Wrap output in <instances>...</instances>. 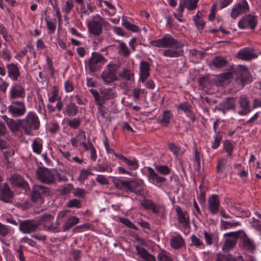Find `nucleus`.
<instances>
[{"label":"nucleus","mask_w":261,"mask_h":261,"mask_svg":"<svg viewBox=\"0 0 261 261\" xmlns=\"http://www.w3.org/2000/svg\"><path fill=\"white\" fill-rule=\"evenodd\" d=\"M129 187L130 189H128L127 190L137 195L141 194L143 191V186L141 185H138L133 181H131Z\"/></svg>","instance_id":"c9c22d12"},{"label":"nucleus","mask_w":261,"mask_h":261,"mask_svg":"<svg viewBox=\"0 0 261 261\" xmlns=\"http://www.w3.org/2000/svg\"><path fill=\"white\" fill-rule=\"evenodd\" d=\"M122 24L127 30L133 32H138L139 31V29L137 25L130 23L124 17H122Z\"/></svg>","instance_id":"4c0bfd02"},{"label":"nucleus","mask_w":261,"mask_h":261,"mask_svg":"<svg viewBox=\"0 0 261 261\" xmlns=\"http://www.w3.org/2000/svg\"><path fill=\"white\" fill-rule=\"evenodd\" d=\"M241 238L242 239V244L245 250L249 252H252L255 250V246L254 242L247 237L245 233Z\"/></svg>","instance_id":"b1692460"},{"label":"nucleus","mask_w":261,"mask_h":261,"mask_svg":"<svg viewBox=\"0 0 261 261\" xmlns=\"http://www.w3.org/2000/svg\"><path fill=\"white\" fill-rule=\"evenodd\" d=\"M148 178L149 181L156 186L160 187L163 183L166 181V178L164 177L160 176L151 167H147Z\"/></svg>","instance_id":"4468645a"},{"label":"nucleus","mask_w":261,"mask_h":261,"mask_svg":"<svg viewBox=\"0 0 261 261\" xmlns=\"http://www.w3.org/2000/svg\"><path fill=\"white\" fill-rule=\"evenodd\" d=\"M222 139L221 136L219 135V134H217L216 135L214 138V141L212 144V148L213 149H216L220 145V141Z\"/></svg>","instance_id":"e2e57ef3"},{"label":"nucleus","mask_w":261,"mask_h":261,"mask_svg":"<svg viewBox=\"0 0 261 261\" xmlns=\"http://www.w3.org/2000/svg\"><path fill=\"white\" fill-rule=\"evenodd\" d=\"M245 233L242 230H239L237 231L230 232L226 233L224 234V236L227 237V239L233 240L236 241L240 237L241 238L242 236H244Z\"/></svg>","instance_id":"72a5a7b5"},{"label":"nucleus","mask_w":261,"mask_h":261,"mask_svg":"<svg viewBox=\"0 0 261 261\" xmlns=\"http://www.w3.org/2000/svg\"><path fill=\"white\" fill-rule=\"evenodd\" d=\"M208 211L213 215L216 214L220 207V200L217 195L214 194L208 197Z\"/></svg>","instance_id":"dca6fc26"},{"label":"nucleus","mask_w":261,"mask_h":261,"mask_svg":"<svg viewBox=\"0 0 261 261\" xmlns=\"http://www.w3.org/2000/svg\"><path fill=\"white\" fill-rule=\"evenodd\" d=\"M79 112L78 107L73 102L66 105L64 113L68 116H74Z\"/></svg>","instance_id":"c85d7f7f"},{"label":"nucleus","mask_w":261,"mask_h":261,"mask_svg":"<svg viewBox=\"0 0 261 261\" xmlns=\"http://www.w3.org/2000/svg\"><path fill=\"white\" fill-rule=\"evenodd\" d=\"M105 19L99 15H96L93 20L87 24L88 29L90 34L95 36L100 35L102 32V25Z\"/></svg>","instance_id":"423d86ee"},{"label":"nucleus","mask_w":261,"mask_h":261,"mask_svg":"<svg viewBox=\"0 0 261 261\" xmlns=\"http://www.w3.org/2000/svg\"><path fill=\"white\" fill-rule=\"evenodd\" d=\"M249 100L247 97H241L239 100V103L242 110L239 112L241 115H246L250 111Z\"/></svg>","instance_id":"393cba45"},{"label":"nucleus","mask_w":261,"mask_h":261,"mask_svg":"<svg viewBox=\"0 0 261 261\" xmlns=\"http://www.w3.org/2000/svg\"><path fill=\"white\" fill-rule=\"evenodd\" d=\"M200 195L198 197V200L201 204H203L205 201V190L204 187L201 184L199 187Z\"/></svg>","instance_id":"603ef678"},{"label":"nucleus","mask_w":261,"mask_h":261,"mask_svg":"<svg viewBox=\"0 0 261 261\" xmlns=\"http://www.w3.org/2000/svg\"><path fill=\"white\" fill-rule=\"evenodd\" d=\"M92 173L86 169H83L80 174L78 177V180L80 181H84L86 179L89 175H92Z\"/></svg>","instance_id":"5fc2aeb1"},{"label":"nucleus","mask_w":261,"mask_h":261,"mask_svg":"<svg viewBox=\"0 0 261 261\" xmlns=\"http://www.w3.org/2000/svg\"><path fill=\"white\" fill-rule=\"evenodd\" d=\"M257 24V17L252 14H246L240 20L238 27L241 29L249 28L254 30Z\"/></svg>","instance_id":"1a4fd4ad"},{"label":"nucleus","mask_w":261,"mask_h":261,"mask_svg":"<svg viewBox=\"0 0 261 261\" xmlns=\"http://www.w3.org/2000/svg\"><path fill=\"white\" fill-rule=\"evenodd\" d=\"M219 106L220 108L219 110L223 113L227 111L234 110L236 107L235 100L232 97H227L219 104Z\"/></svg>","instance_id":"412c9836"},{"label":"nucleus","mask_w":261,"mask_h":261,"mask_svg":"<svg viewBox=\"0 0 261 261\" xmlns=\"http://www.w3.org/2000/svg\"><path fill=\"white\" fill-rule=\"evenodd\" d=\"M194 21L198 30L200 32H201L203 29V27L204 25V21L199 18L198 14L194 16Z\"/></svg>","instance_id":"3c124183"},{"label":"nucleus","mask_w":261,"mask_h":261,"mask_svg":"<svg viewBox=\"0 0 261 261\" xmlns=\"http://www.w3.org/2000/svg\"><path fill=\"white\" fill-rule=\"evenodd\" d=\"M88 143L90 147V150L91 159L93 161H95L96 160V158H97L96 150H95V148L94 147L93 145L91 144V143L89 140H88Z\"/></svg>","instance_id":"0e129e2a"},{"label":"nucleus","mask_w":261,"mask_h":261,"mask_svg":"<svg viewBox=\"0 0 261 261\" xmlns=\"http://www.w3.org/2000/svg\"><path fill=\"white\" fill-rule=\"evenodd\" d=\"M155 168L158 172L164 175L168 174L170 172V169L166 165L156 166Z\"/></svg>","instance_id":"de8ad7c7"},{"label":"nucleus","mask_w":261,"mask_h":261,"mask_svg":"<svg viewBox=\"0 0 261 261\" xmlns=\"http://www.w3.org/2000/svg\"><path fill=\"white\" fill-rule=\"evenodd\" d=\"M33 151L37 154H41L42 150V141L39 139L33 140L32 145Z\"/></svg>","instance_id":"473e14b6"},{"label":"nucleus","mask_w":261,"mask_h":261,"mask_svg":"<svg viewBox=\"0 0 261 261\" xmlns=\"http://www.w3.org/2000/svg\"><path fill=\"white\" fill-rule=\"evenodd\" d=\"M237 243V241L235 240L226 239L222 246V250L224 252L228 251L234 247Z\"/></svg>","instance_id":"e433bc0d"},{"label":"nucleus","mask_w":261,"mask_h":261,"mask_svg":"<svg viewBox=\"0 0 261 261\" xmlns=\"http://www.w3.org/2000/svg\"><path fill=\"white\" fill-rule=\"evenodd\" d=\"M158 261H172L171 257L169 256L165 251L161 252L158 255Z\"/></svg>","instance_id":"864d4df0"},{"label":"nucleus","mask_w":261,"mask_h":261,"mask_svg":"<svg viewBox=\"0 0 261 261\" xmlns=\"http://www.w3.org/2000/svg\"><path fill=\"white\" fill-rule=\"evenodd\" d=\"M150 66L148 62L141 61L139 66V80L142 83H145L146 80L149 76Z\"/></svg>","instance_id":"f3484780"},{"label":"nucleus","mask_w":261,"mask_h":261,"mask_svg":"<svg viewBox=\"0 0 261 261\" xmlns=\"http://www.w3.org/2000/svg\"><path fill=\"white\" fill-rule=\"evenodd\" d=\"M8 112L13 117L22 116L26 112L24 102L23 100L13 101L8 107Z\"/></svg>","instance_id":"9d476101"},{"label":"nucleus","mask_w":261,"mask_h":261,"mask_svg":"<svg viewBox=\"0 0 261 261\" xmlns=\"http://www.w3.org/2000/svg\"><path fill=\"white\" fill-rule=\"evenodd\" d=\"M11 184L15 187H20L26 191L29 189V185L23 178L17 174H13L11 178Z\"/></svg>","instance_id":"6ab92c4d"},{"label":"nucleus","mask_w":261,"mask_h":261,"mask_svg":"<svg viewBox=\"0 0 261 261\" xmlns=\"http://www.w3.org/2000/svg\"><path fill=\"white\" fill-rule=\"evenodd\" d=\"M233 73L236 74V80L241 82L242 85L251 82V77L247 68L241 65H239L236 69L231 68L228 72L221 73L220 76L224 80H227L232 77Z\"/></svg>","instance_id":"f03ea898"},{"label":"nucleus","mask_w":261,"mask_h":261,"mask_svg":"<svg viewBox=\"0 0 261 261\" xmlns=\"http://www.w3.org/2000/svg\"><path fill=\"white\" fill-rule=\"evenodd\" d=\"M251 224L252 227L256 230L261 231V224L258 220L253 218L251 222Z\"/></svg>","instance_id":"338daca9"},{"label":"nucleus","mask_w":261,"mask_h":261,"mask_svg":"<svg viewBox=\"0 0 261 261\" xmlns=\"http://www.w3.org/2000/svg\"><path fill=\"white\" fill-rule=\"evenodd\" d=\"M120 222L123 223V224L125 225L129 228H130L132 229L137 230V227L131 222L128 219L126 218H121L120 219Z\"/></svg>","instance_id":"052dcab7"},{"label":"nucleus","mask_w":261,"mask_h":261,"mask_svg":"<svg viewBox=\"0 0 261 261\" xmlns=\"http://www.w3.org/2000/svg\"><path fill=\"white\" fill-rule=\"evenodd\" d=\"M131 181L128 180H118L115 183L116 187L119 190L130 189L129 185Z\"/></svg>","instance_id":"79ce46f5"},{"label":"nucleus","mask_w":261,"mask_h":261,"mask_svg":"<svg viewBox=\"0 0 261 261\" xmlns=\"http://www.w3.org/2000/svg\"><path fill=\"white\" fill-rule=\"evenodd\" d=\"M198 0H183L182 3L186 8L189 10L196 8Z\"/></svg>","instance_id":"c03bdc74"},{"label":"nucleus","mask_w":261,"mask_h":261,"mask_svg":"<svg viewBox=\"0 0 261 261\" xmlns=\"http://www.w3.org/2000/svg\"><path fill=\"white\" fill-rule=\"evenodd\" d=\"M94 169L98 171V172H105L108 171L109 172H111L112 171V168L110 167V166L107 165L105 167L101 166L100 165H97L96 167L94 168Z\"/></svg>","instance_id":"680f3d73"},{"label":"nucleus","mask_w":261,"mask_h":261,"mask_svg":"<svg viewBox=\"0 0 261 261\" xmlns=\"http://www.w3.org/2000/svg\"><path fill=\"white\" fill-rule=\"evenodd\" d=\"M136 250L138 254L142 257L145 261H156L155 257L154 255L151 254L145 248L136 246Z\"/></svg>","instance_id":"5701e85b"},{"label":"nucleus","mask_w":261,"mask_h":261,"mask_svg":"<svg viewBox=\"0 0 261 261\" xmlns=\"http://www.w3.org/2000/svg\"><path fill=\"white\" fill-rule=\"evenodd\" d=\"M18 124L25 134L32 135L33 130L39 128L40 122L37 115L34 112H30L25 119L18 120Z\"/></svg>","instance_id":"7ed1b4c3"},{"label":"nucleus","mask_w":261,"mask_h":261,"mask_svg":"<svg viewBox=\"0 0 261 261\" xmlns=\"http://www.w3.org/2000/svg\"><path fill=\"white\" fill-rule=\"evenodd\" d=\"M40 223L33 219L24 220L20 222L19 229L23 233H31L36 231Z\"/></svg>","instance_id":"9b49d317"},{"label":"nucleus","mask_w":261,"mask_h":261,"mask_svg":"<svg viewBox=\"0 0 261 261\" xmlns=\"http://www.w3.org/2000/svg\"><path fill=\"white\" fill-rule=\"evenodd\" d=\"M96 180L100 184L102 185H108L109 181L107 177L103 175H98L96 178Z\"/></svg>","instance_id":"13d9d810"},{"label":"nucleus","mask_w":261,"mask_h":261,"mask_svg":"<svg viewBox=\"0 0 261 261\" xmlns=\"http://www.w3.org/2000/svg\"><path fill=\"white\" fill-rule=\"evenodd\" d=\"M238 57L243 60H249L257 57L254 53V50L249 48H245L241 50L238 54Z\"/></svg>","instance_id":"4be33fe9"},{"label":"nucleus","mask_w":261,"mask_h":261,"mask_svg":"<svg viewBox=\"0 0 261 261\" xmlns=\"http://www.w3.org/2000/svg\"><path fill=\"white\" fill-rule=\"evenodd\" d=\"M191 245L196 246L199 248H204V244L196 236L193 234L191 237Z\"/></svg>","instance_id":"37998d69"},{"label":"nucleus","mask_w":261,"mask_h":261,"mask_svg":"<svg viewBox=\"0 0 261 261\" xmlns=\"http://www.w3.org/2000/svg\"><path fill=\"white\" fill-rule=\"evenodd\" d=\"M87 193V192L83 189L76 188L74 189L73 194L74 196L78 197H83Z\"/></svg>","instance_id":"bf43d9fd"},{"label":"nucleus","mask_w":261,"mask_h":261,"mask_svg":"<svg viewBox=\"0 0 261 261\" xmlns=\"http://www.w3.org/2000/svg\"><path fill=\"white\" fill-rule=\"evenodd\" d=\"M227 167V160L225 159H221L218 161L217 165V172L218 173H223Z\"/></svg>","instance_id":"a19ab883"},{"label":"nucleus","mask_w":261,"mask_h":261,"mask_svg":"<svg viewBox=\"0 0 261 261\" xmlns=\"http://www.w3.org/2000/svg\"><path fill=\"white\" fill-rule=\"evenodd\" d=\"M98 116L100 117L102 119H105V115L107 113L106 108L104 106H98Z\"/></svg>","instance_id":"69168bd1"},{"label":"nucleus","mask_w":261,"mask_h":261,"mask_svg":"<svg viewBox=\"0 0 261 261\" xmlns=\"http://www.w3.org/2000/svg\"><path fill=\"white\" fill-rule=\"evenodd\" d=\"M73 3L72 0H67L65 7L64 8V11L66 14H69L71 10L73 9Z\"/></svg>","instance_id":"4d7b16f0"},{"label":"nucleus","mask_w":261,"mask_h":261,"mask_svg":"<svg viewBox=\"0 0 261 261\" xmlns=\"http://www.w3.org/2000/svg\"><path fill=\"white\" fill-rule=\"evenodd\" d=\"M86 135L84 132H80L75 137L71 138V142L72 145L76 147L78 145H81L86 140Z\"/></svg>","instance_id":"c756f323"},{"label":"nucleus","mask_w":261,"mask_h":261,"mask_svg":"<svg viewBox=\"0 0 261 261\" xmlns=\"http://www.w3.org/2000/svg\"><path fill=\"white\" fill-rule=\"evenodd\" d=\"M79 222V219L75 216H70L64 222L62 231H67Z\"/></svg>","instance_id":"a878e982"},{"label":"nucleus","mask_w":261,"mask_h":261,"mask_svg":"<svg viewBox=\"0 0 261 261\" xmlns=\"http://www.w3.org/2000/svg\"><path fill=\"white\" fill-rule=\"evenodd\" d=\"M150 44L156 47L169 48L163 52V55L165 57L177 58L182 56L183 54L181 49L184 44L168 34L164 35L161 39L151 41Z\"/></svg>","instance_id":"f257e3e1"},{"label":"nucleus","mask_w":261,"mask_h":261,"mask_svg":"<svg viewBox=\"0 0 261 261\" xmlns=\"http://www.w3.org/2000/svg\"><path fill=\"white\" fill-rule=\"evenodd\" d=\"M250 8L246 0H240L235 4L231 10L230 16L233 19H236L240 15L249 12Z\"/></svg>","instance_id":"0eeeda50"},{"label":"nucleus","mask_w":261,"mask_h":261,"mask_svg":"<svg viewBox=\"0 0 261 261\" xmlns=\"http://www.w3.org/2000/svg\"><path fill=\"white\" fill-rule=\"evenodd\" d=\"M90 92L93 96L95 104L97 106H104L100 93H98L96 90L91 89L90 90Z\"/></svg>","instance_id":"58836bf2"},{"label":"nucleus","mask_w":261,"mask_h":261,"mask_svg":"<svg viewBox=\"0 0 261 261\" xmlns=\"http://www.w3.org/2000/svg\"><path fill=\"white\" fill-rule=\"evenodd\" d=\"M177 219L179 223H180L184 229H188L190 227L189 216L186 211H182L181 207L176 206L175 207Z\"/></svg>","instance_id":"2eb2a0df"},{"label":"nucleus","mask_w":261,"mask_h":261,"mask_svg":"<svg viewBox=\"0 0 261 261\" xmlns=\"http://www.w3.org/2000/svg\"><path fill=\"white\" fill-rule=\"evenodd\" d=\"M66 206L70 208L75 207L76 208H79L82 207V204L80 200L76 199H73L69 200L67 202Z\"/></svg>","instance_id":"49530a36"},{"label":"nucleus","mask_w":261,"mask_h":261,"mask_svg":"<svg viewBox=\"0 0 261 261\" xmlns=\"http://www.w3.org/2000/svg\"><path fill=\"white\" fill-rule=\"evenodd\" d=\"M6 68L9 77L14 81H17L20 76V72L17 65L14 63H10L7 65Z\"/></svg>","instance_id":"aec40b11"},{"label":"nucleus","mask_w":261,"mask_h":261,"mask_svg":"<svg viewBox=\"0 0 261 261\" xmlns=\"http://www.w3.org/2000/svg\"><path fill=\"white\" fill-rule=\"evenodd\" d=\"M119 76L126 81H131L134 80V74L129 69L122 68L119 73Z\"/></svg>","instance_id":"7c9ffc66"},{"label":"nucleus","mask_w":261,"mask_h":261,"mask_svg":"<svg viewBox=\"0 0 261 261\" xmlns=\"http://www.w3.org/2000/svg\"><path fill=\"white\" fill-rule=\"evenodd\" d=\"M81 121L79 118H74L68 120L67 124L71 128H77L81 125Z\"/></svg>","instance_id":"8fccbe9b"},{"label":"nucleus","mask_w":261,"mask_h":261,"mask_svg":"<svg viewBox=\"0 0 261 261\" xmlns=\"http://www.w3.org/2000/svg\"><path fill=\"white\" fill-rule=\"evenodd\" d=\"M172 117V115L170 111H165L163 112L162 116L157 119V122L161 124L162 126H166L170 123Z\"/></svg>","instance_id":"bb28decb"},{"label":"nucleus","mask_w":261,"mask_h":261,"mask_svg":"<svg viewBox=\"0 0 261 261\" xmlns=\"http://www.w3.org/2000/svg\"><path fill=\"white\" fill-rule=\"evenodd\" d=\"M216 261H244L242 256L237 258L233 257L231 255L218 254L217 255Z\"/></svg>","instance_id":"2f4dec72"},{"label":"nucleus","mask_w":261,"mask_h":261,"mask_svg":"<svg viewBox=\"0 0 261 261\" xmlns=\"http://www.w3.org/2000/svg\"><path fill=\"white\" fill-rule=\"evenodd\" d=\"M92 11L93 9L89 3L87 4L86 8L85 7L84 3L82 4V5H81L80 12L81 13L89 15Z\"/></svg>","instance_id":"09e8293b"},{"label":"nucleus","mask_w":261,"mask_h":261,"mask_svg":"<svg viewBox=\"0 0 261 261\" xmlns=\"http://www.w3.org/2000/svg\"><path fill=\"white\" fill-rule=\"evenodd\" d=\"M178 108L183 111L187 115L190 113V107L186 102L180 104L178 106Z\"/></svg>","instance_id":"774afa93"},{"label":"nucleus","mask_w":261,"mask_h":261,"mask_svg":"<svg viewBox=\"0 0 261 261\" xmlns=\"http://www.w3.org/2000/svg\"><path fill=\"white\" fill-rule=\"evenodd\" d=\"M25 90L19 84L13 85L10 90V98L11 99L21 98L25 97Z\"/></svg>","instance_id":"a211bd4d"},{"label":"nucleus","mask_w":261,"mask_h":261,"mask_svg":"<svg viewBox=\"0 0 261 261\" xmlns=\"http://www.w3.org/2000/svg\"><path fill=\"white\" fill-rule=\"evenodd\" d=\"M49 188L42 185H35L32 188L31 198L33 201H40L42 202L44 197L49 195Z\"/></svg>","instance_id":"6e6552de"},{"label":"nucleus","mask_w":261,"mask_h":261,"mask_svg":"<svg viewBox=\"0 0 261 261\" xmlns=\"http://www.w3.org/2000/svg\"><path fill=\"white\" fill-rule=\"evenodd\" d=\"M56 170L39 167L36 171L37 179L43 184L51 185L55 183Z\"/></svg>","instance_id":"20e7f679"},{"label":"nucleus","mask_w":261,"mask_h":261,"mask_svg":"<svg viewBox=\"0 0 261 261\" xmlns=\"http://www.w3.org/2000/svg\"><path fill=\"white\" fill-rule=\"evenodd\" d=\"M116 74V70L114 65L109 64L108 65V69L102 72L101 77L105 83L109 84L117 80Z\"/></svg>","instance_id":"f8f14e48"},{"label":"nucleus","mask_w":261,"mask_h":261,"mask_svg":"<svg viewBox=\"0 0 261 261\" xmlns=\"http://www.w3.org/2000/svg\"><path fill=\"white\" fill-rule=\"evenodd\" d=\"M172 248L177 249L181 248L185 244L184 239L180 234L173 237L170 241Z\"/></svg>","instance_id":"cd10ccee"},{"label":"nucleus","mask_w":261,"mask_h":261,"mask_svg":"<svg viewBox=\"0 0 261 261\" xmlns=\"http://www.w3.org/2000/svg\"><path fill=\"white\" fill-rule=\"evenodd\" d=\"M119 47V53L124 57H127L130 54V51L126 44L121 41L118 42Z\"/></svg>","instance_id":"ea45409f"},{"label":"nucleus","mask_w":261,"mask_h":261,"mask_svg":"<svg viewBox=\"0 0 261 261\" xmlns=\"http://www.w3.org/2000/svg\"><path fill=\"white\" fill-rule=\"evenodd\" d=\"M6 121L8 126L12 132H15L18 130V126H19L18 122L16 123L14 120L9 118H8Z\"/></svg>","instance_id":"a18cd8bd"},{"label":"nucleus","mask_w":261,"mask_h":261,"mask_svg":"<svg viewBox=\"0 0 261 261\" xmlns=\"http://www.w3.org/2000/svg\"><path fill=\"white\" fill-rule=\"evenodd\" d=\"M106 61L107 60L101 54L97 52H93L86 65L89 72L94 73L99 70Z\"/></svg>","instance_id":"39448f33"},{"label":"nucleus","mask_w":261,"mask_h":261,"mask_svg":"<svg viewBox=\"0 0 261 261\" xmlns=\"http://www.w3.org/2000/svg\"><path fill=\"white\" fill-rule=\"evenodd\" d=\"M13 192L10 190L7 183L2 184L0 185V200L6 203L11 202L13 197Z\"/></svg>","instance_id":"ddd939ff"},{"label":"nucleus","mask_w":261,"mask_h":261,"mask_svg":"<svg viewBox=\"0 0 261 261\" xmlns=\"http://www.w3.org/2000/svg\"><path fill=\"white\" fill-rule=\"evenodd\" d=\"M227 64L225 59L221 57H215L212 61V64L217 68H221Z\"/></svg>","instance_id":"f704fd0d"},{"label":"nucleus","mask_w":261,"mask_h":261,"mask_svg":"<svg viewBox=\"0 0 261 261\" xmlns=\"http://www.w3.org/2000/svg\"><path fill=\"white\" fill-rule=\"evenodd\" d=\"M224 148L229 156L231 155L232 150L233 149L232 145L231 143L229 141H225L224 143Z\"/></svg>","instance_id":"6e6d98bb"}]
</instances>
